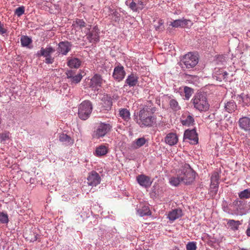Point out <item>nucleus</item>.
<instances>
[{"mask_svg": "<svg viewBox=\"0 0 250 250\" xmlns=\"http://www.w3.org/2000/svg\"><path fill=\"white\" fill-rule=\"evenodd\" d=\"M9 132H4L0 134L1 141H5L9 139Z\"/></svg>", "mask_w": 250, "mask_h": 250, "instance_id": "obj_44", "label": "nucleus"}, {"mask_svg": "<svg viewBox=\"0 0 250 250\" xmlns=\"http://www.w3.org/2000/svg\"><path fill=\"white\" fill-rule=\"evenodd\" d=\"M182 216V211L180 209H174L170 211L168 214L167 218L171 221L179 218Z\"/></svg>", "mask_w": 250, "mask_h": 250, "instance_id": "obj_22", "label": "nucleus"}, {"mask_svg": "<svg viewBox=\"0 0 250 250\" xmlns=\"http://www.w3.org/2000/svg\"><path fill=\"white\" fill-rule=\"evenodd\" d=\"M108 102L109 103V104L110 105H111V104H112L111 102L110 101H108Z\"/></svg>", "mask_w": 250, "mask_h": 250, "instance_id": "obj_53", "label": "nucleus"}, {"mask_svg": "<svg viewBox=\"0 0 250 250\" xmlns=\"http://www.w3.org/2000/svg\"><path fill=\"white\" fill-rule=\"evenodd\" d=\"M169 25L174 28H178V27H182V20H175L171 22V23Z\"/></svg>", "mask_w": 250, "mask_h": 250, "instance_id": "obj_39", "label": "nucleus"}, {"mask_svg": "<svg viewBox=\"0 0 250 250\" xmlns=\"http://www.w3.org/2000/svg\"><path fill=\"white\" fill-rule=\"evenodd\" d=\"M111 128L112 126L110 124L101 123L95 128L92 134V137L96 139L103 137L110 131Z\"/></svg>", "mask_w": 250, "mask_h": 250, "instance_id": "obj_6", "label": "nucleus"}, {"mask_svg": "<svg viewBox=\"0 0 250 250\" xmlns=\"http://www.w3.org/2000/svg\"><path fill=\"white\" fill-rule=\"evenodd\" d=\"M33 236L32 235H31V236L26 237V238L28 239L30 241L34 242L36 241L37 240V235H35V233H33Z\"/></svg>", "mask_w": 250, "mask_h": 250, "instance_id": "obj_47", "label": "nucleus"}, {"mask_svg": "<svg viewBox=\"0 0 250 250\" xmlns=\"http://www.w3.org/2000/svg\"><path fill=\"white\" fill-rule=\"evenodd\" d=\"M193 116L189 112H184L181 117V123L183 125L189 126L194 124Z\"/></svg>", "mask_w": 250, "mask_h": 250, "instance_id": "obj_11", "label": "nucleus"}, {"mask_svg": "<svg viewBox=\"0 0 250 250\" xmlns=\"http://www.w3.org/2000/svg\"><path fill=\"white\" fill-rule=\"evenodd\" d=\"M185 97L187 100H188L193 93V90L191 88L188 86H185L184 88Z\"/></svg>", "mask_w": 250, "mask_h": 250, "instance_id": "obj_34", "label": "nucleus"}, {"mask_svg": "<svg viewBox=\"0 0 250 250\" xmlns=\"http://www.w3.org/2000/svg\"><path fill=\"white\" fill-rule=\"evenodd\" d=\"M182 179L180 177V172L179 170L178 172V174L176 177H173L170 179V183L171 185L174 186H178L180 183H183L182 181Z\"/></svg>", "mask_w": 250, "mask_h": 250, "instance_id": "obj_33", "label": "nucleus"}, {"mask_svg": "<svg viewBox=\"0 0 250 250\" xmlns=\"http://www.w3.org/2000/svg\"><path fill=\"white\" fill-rule=\"evenodd\" d=\"M198 62V58L197 56L191 52L186 54L181 60V63L184 64L183 68H191L194 67Z\"/></svg>", "mask_w": 250, "mask_h": 250, "instance_id": "obj_7", "label": "nucleus"}, {"mask_svg": "<svg viewBox=\"0 0 250 250\" xmlns=\"http://www.w3.org/2000/svg\"><path fill=\"white\" fill-rule=\"evenodd\" d=\"M182 28H189L193 24L192 22L189 20L182 19Z\"/></svg>", "mask_w": 250, "mask_h": 250, "instance_id": "obj_38", "label": "nucleus"}, {"mask_svg": "<svg viewBox=\"0 0 250 250\" xmlns=\"http://www.w3.org/2000/svg\"><path fill=\"white\" fill-rule=\"evenodd\" d=\"M218 70L216 71V72L214 73V76H213V77L214 79H216V76H221V72H218Z\"/></svg>", "mask_w": 250, "mask_h": 250, "instance_id": "obj_48", "label": "nucleus"}, {"mask_svg": "<svg viewBox=\"0 0 250 250\" xmlns=\"http://www.w3.org/2000/svg\"><path fill=\"white\" fill-rule=\"evenodd\" d=\"M165 141L168 145L173 146L177 143L178 138L176 133L170 132L166 135L165 138Z\"/></svg>", "mask_w": 250, "mask_h": 250, "instance_id": "obj_18", "label": "nucleus"}, {"mask_svg": "<svg viewBox=\"0 0 250 250\" xmlns=\"http://www.w3.org/2000/svg\"><path fill=\"white\" fill-rule=\"evenodd\" d=\"M238 124L241 129L245 131H250V118L243 117L240 118Z\"/></svg>", "mask_w": 250, "mask_h": 250, "instance_id": "obj_17", "label": "nucleus"}, {"mask_svg": "<svg viewBox=\"0 0 250 250\" xmlns=\"http://www.w3.org/2000/svg\"><path fill=\"white\" fill-rule=\"evenodd\" d=\"M246 234L248 236L250 237V227H248L246 231Z\"/></svg>", "mask_w": 250, "mask_h": 250, "instance_id": "obj_49", "label": "nucleus"}, {"mask_svg": "<svg viewBox=\"0 0 250 250\" xmlns=\"http://www.w3.org/2000/svg\"><path fill=\"white\" fill-rule=\"evenodd\" d=\"M240 199H248L250 198V189H246L239 193Z\"/></svg>", "mask_w": 250, "mask_h": 250, "instance_id": "obj_36", "label": "nucleus"}, {"mask_svg": "<svg viewBox=\"0 0 250 250\" xmlns=\"http://www.w3.org/2000/svg\"><path fill=\"white\" fill-rule=\"evenodd\" d=\"M184 138L185 139H188L190 141V143L196 144L198 142L197 134L194 129H187L185 131Z\"/></svg>", "mask_w": 250, "mask_h": 250, "instance_id": "obj_12", "label": "nucleus"}, {"mask_svg": "<svg viewBox=\"0 0 250 250\" xmlns=\"http://www.w3.org/2000/svg\"><path fill=\"white\" fill-rule=\"evenodd\" d=\"M227 224L232 230L236 231L239 229V226L241 224L239 221H235L232 219L228 220Z\"/></svg>", "mask_w": 250, "mask_h": 250, "instance_id": "obj_29", "label": "nucleus"}, {"mask_svg": "<svg viewBox=\"0 0 250 250\" xmlns=\"http://www.w3.org/2000/svg\"><path fill=\"white\" fill-rule=\"evenodd\" d=\"M103 79L101 75L95 74L90 80V86L95 89L97 86H101Z\"/></svg>", "mask_w": 250, "mask_h": 250, "instance_id": "obj_20", "label": "nucleus"}, {"mask_svg": "<svg viewBox=\"0 0 250 250\" xmlns=\"http://www.w3.org/2000/svg\"><path fill=\"white\" fill-rule=\"evenodd\" d=\"M32 42V39L27 36H22L21 38V44L23 47H28Z\"/></svg>", "mask_w": 250, "mask_h": 250, "instance_id": "obj_32", "label": "nucleus"}, {"mask_svg": "<svg viewBox=\"0 0 250 250\" xmlns=\"http://www.w3.org/2000/svg\"><path fill=\"white\" fill-rule=\"evenodd\" d=\"M247 37H250V30L247 32Z\"/></svg>", "mask_w": 250, "mask_h": 250, "instance_id": "obj_51", "label": "nucleus"}, {"mask_svg": "<svg viewBox=\"0 0 250 250\" xmlns=\"http://www.w3.org/2000/svg\"><path fill=\"white\" fill-rule=\"evenodd\" d=\"M191 102L194 107L200 112L206 111L209 107L206 95L201 92H197L192 98Z\"/></svg>", "mask_w": 250, "mask_h": 250, "instance_id": "obj_2", "label": "nucleus"}, {"mask_svg": "<svg viewBox=\"0 0 250 250\" xmlns=\"http://www.w3.org/2000/svg\"><path fill=\"white\" fill-rule=\"evenodd\" d=\"M239 250H248L246 249H244V248H239Z\"/></svg>", "mask_w": 250, "mask_h": 250, "instance_id": "obj_52", "label": "nucleus"}, {"mask_svg": "<svg viewBox=\"0 0 250 250\" xmlns=\"http://www.w3.org/2000/svg\"><path fill=\"white\" fill-rule=\"evenodd\" d=\"M225 109L229 113H232L237 109V105L233 100L228 101L225 104Z\"/></svg>", "mask_w": 250, "mask_h": 250, "instance_id": "obj_28", "label": "nucleus"}, {"mask_svg": "<svg viewBox=\"0 0 250 250\" xmlns=\"http://www.w3.org/2000/svg\"><path fill=\"white\" fill-rule=\"evenodd\" d=\"M8 221L7 215L3 213H0V223L4 224L7 223Z\"/></svg>", "mask_w": 250, "mask_h": 250, "instance_id": "obj_43", "label": "nucleus"}, {"mask_svg": "<svg viewBox=\"0 0 250 250\" xmlns=\"http://www.w3.org/2000/svg\"><path fill=\"white\" fill-rule=\"evenodd\" d=\"M125 72L123 66L119 65L114 68L112 76L115 80L120 82L125 78Z\"/></svg>", "mask_w": 250, "mask_h": 250, "instance_id": "obj_13", "label": "nucleus"}, {"mask_svg": "<svg viewBox=\"0 0 250 250\" xmlns=\"http://www.w3.org/2000/svg\"><path fill=\"white\" fill-rule=\"evenodd\" d=\"M169 105L170 107L173 111H176L180 110L181 108L178 102L175 99H169Z\"/></svg>", "mask_w": 250, "mask_h": 250, "instance_id": "obj_31", "label": "nucleus"}, {"mask_svg": "<svg viewBox=\"0 0 250 250\" xmlns=\"http://www.w3.org/2000/svg\"><path fill=\"white\" fill-rule=\"evenodd\" d=\"M60 141L62 142H69L70 140V138L65 134H61L59 137Z\"/></svg>", "mask_w": 250, "mask_h": 250, "instance_id": "obj_42", "label": "nucleus"}, {"mask_svg": "<svg viewBox=\"0 0 250 250\" xmlns=\"http://www.w3.org/2000/svg\"><path fill=\"white\" fill-rule=\"evenodd\" d=\"M7 30L4 28V25L0 22V33L3 34L6 33Z\"/></svg>", "mask_w": 250, "mask_h": 250, "instance_id": "obj_46", "label": "nucleus"}, {"mask_svg": "<svg viewBox=\"0 0 250 250\" xmlns=\"http://www.w3.org/2000/svg\"><path fill=\"white\" fill-rule=\"evenodd\" d=\"M55 49L50 45L47 46L46 48L42 47L40 51L37 53V56L40 57H44L45 62L47 64H52L54 62V58L51 56V54L54 53Z\"/></svg>", "mask_w": 250, "mask_h": 250, "instance_id": "obj_5", "label": "nucleus"}, {"mask_svg": "<svg viewBox=\"0 0 250 250\" xmlns=\"http://www.w3.org/2000/svg\"><path fill=\"white\" fill-rule=\"evenodd\" d=\"M139 77L137 74L131 73L127 77L125 81V85L129 87H134L138 83Z\"/></svg>", "mask_w": 250, "mask_h": 250, "instance_id": "obj_16", "label": "nucleus"}, {"mask_svg": "<svg viewBox=\"0 0 250 250\" xmlns=\"http://www.w3.org/2000/svg\"><path fill=\"white\" fill-rule=\"evenodd\" d=\"M138 214L140 216H144L145 215H150L151 212L148 206H143L142 208H139L137 210Z\"/></svg>", "mask_w": 250, "mask_h": 250, "instance_id": "obj_30", "label": "nucleus"}, {"mask_svg": "<svg viewBox=\"0 0 250 250\" xmlns=\"http://www.w3.org/2000/svg\"><path fill=\"white\" fill-rule=\"evenodd\" d=\"M180 177L185 184L192 183L195 178V172L188 164H186L182 168L179 170Z\"/></svg>", "mask_w": 250, "mask_h": 250, "instance_id": "obj_3", "label": "nucleus"}, {"mask_svg": "<svg viewBox=\"0 0 250 250\" xmlns=\"http://www.w3.org/2000/svg\"><path fill=\"white\" fill-rule=\"evenodd\" d=\"M156 110L155 106L147 102L140 110L137 123L142 128L152 126L156 120V117L153 115Z\"/></svg>", "mask_w": 250, "mask_h": 250, "instance_id": "obj_1", "label": "nucleus"}, {"mask_svg": "<svg viewBox=\"0 0 250 250\" xmlns=\"http://www.w3.org/2000/svg\"><path fill=\"white\" fill-rule=\"evenodd\" d=\"M218 72H221V76H216V80L219 81H222V80H227V76L228 73L226 71H224L222 69H218Z\"/></svg>", "mask_w": 250, "mask_h": 250, "instance_id": "obj_35", "label": "nucleus"}, {"mask_svg": "<svg viewBox=\"0 0 250 250\" xmlns=\"http://www.w3.org/2000/svg\"><path fill=\"white\" fill-rule=\"evenodd\" d=\"M108 146L102 145L96 147L95 155L98 157L104 156L108 153Z\"/></svg>", "mask_w": 250, "mask_h": 250, "instance_id": "obj_27", "label": "nucleus"}, {"mask_svg": "<svg viewBox=\"0 0 250 250\" xmlns=\"http://www.w3.org/2000/svg\"><path fill=\"white\" fill-rule=\"evenodd\" d=\"M99 30L97 26H94L91 31H89L87 39L90 42H96L99 41Z\"/></svg>", "mask_w": 250, "mask_h": 250, "instance_id": "obj_14", "label": "nucleus"}, {"mask_svg": "<svg viewBox=\"0 0 250 250\" xmlns=\"http://www.w3.org/2000/svg\"><path fill=\"white\" fill-rule=\"evenodd\" d=\"M92 109L91 103L88 100L84 101L79 106V117L83 120H87L90 117Z\"/></svg>", "mask_w": 250, "mask_h": 250, "instance_id": "obj_4", "label": "nucleus"}, {"mask_svg": "<svg viewBox=\"0 0 250 250\" xmlns=\"http://www.w3.org/2000/svg\"><path fill=\"white\" fill-rule=\"evenodd\" d=\"M238 100L243 104V106H249L250 105V96L248 94L242 93L237 96Z\"/></svg>", "mask_w": 250, "mask_h": 250, "instance_id": "obj_24", "label": "nucleus"}, {"mask_svg": "<svg viewBox=\"0 0 250 250\" xmlns=\"http://www.w3.org/2000/svg\"><path fill=\"white\" fill-rule=\"evenodd\" d=\"M196 245L195 242H189L187 244L186 249L187 250H196Z\"/></svg>", "mask_w": 250, "mask_h": 250, "instance_id": "obj_41", "label": "nucleus"}, {"mask_svg": "<svg viewBox=\"0 0 250 250\" xmlns=\"http://www.w3.org/2000/svg\"><path fill=\"white\" fill-rule=\"evenodd\" d=\"M82 62L76 58H71L68 59L67 65L70 68H78L81 64Z\"/></svg>", "mask_w": 250, "mask_h": 250, "instance_id": "obj_23", "label": "nucleus"}, {"mask_svg": "<svg viewBox=\"0 0 250 250\" xmlns=\"http://www.w3.org/2000/svg\"><path fill=\"white\" fill-rule=\"evenodd\" d=\"M126 4L129 6V7L134 12H138L139 9L137 6V3L133 1H132L129 4L128 1H126Z\"/></svg>", "mask_w": 250, "mask_h": 250, "instance_id": "obj_37", "label": "nucleus"}, {"mask_svg": "<svg viewBox=\"0 0 250 250\" xmlns=\"http://www.w3.org/2000/svg\"><path fill=\"white\" fill-rule=\"evenodd\" d=\"M137 3V6L139 7V10H142L145 7V4L142 0H138Z\"/></svg>", "mask_w": 250, "mask_h": 250, "instance_id": "obj_45", "label": "nucleus"}, {"mask_svg": "<svg viewBox=\"0 0 250 250\" xmlns=\"http://www.w3.org/2000/svg\"><path fill=\"white\" fill-rule=\"evenodd\" d=\"M219 176L217 172H214L211 177L210 188L213 189L214 193L216 194L218 191Z\"/></svg>", "mask_w": 250, "mask_h": 250, "instance_id": "obj_19", "label": "nucleus"}, {"mask_svg": "<svg viewBox=\"0 0 250 250\" xmlns=\"http://www.w3.org/2000/svg\"><path fill=\"white\" fill-rule=\"evenodd\" d=\"M137 180L141 186L146 188L149 187L152 183L149 177L144 175H139L137 177Z\"/></svg>", "mask_w": 250, "mask_h": 250, "instance_id": "obj_21", "label": "nucleus"}, {"mask_svg": "<svg viewBox=\"0 0 250 250\" xmlns=\"http://www.w3.org/2000/svg\"><path fill=\"white\" fill-rule=\"evenodd\" d=\"M119 117L122 118L124 121L127 122L130 119V113L126 108H121L119 109Z\"/></svg>", "mask_w": 250, "mask_h": 250, "instance_id": "obj_25", "label": "nucleus"}, {"mask_svg": "<svg viewBox=\"0 0 250 250\" xmlns=\"http://www.w3.org/2000/svg\"><path fill=\"white\" fill-rule=\"evenodd\" d=\"M162 20H160V21H159V23H160L161 24H162Z\"/></svg>", "mask_w": 250, "mask_h": 250, "instance_id": "obj_54", "label": "nucleus"}, {"mask_svg": "<svg viewBox=\"0 0 250 250\" xmlns=\"http://www.w3.org/2000/svg\"><path fill=\"white\" fill-rule=\"evenodd\" d=\"M241 201H239L238 200H235L234 202H233V204H237L238 203H241Z\"/></svg>", "mask_w": 250, "mask_h": 250, "instance_id": "obj_50", "label": "nucleus"}, {"mask_svg": "<svg viewBox=\"0 0 250 250\" xmlns=\"http://www.w3.org/2000/svg\"><path fill=\"white\" fill-rule=\"evenodd\" d=\"M66 74L67 78L70 79V82L72 83H78L82 79V74L81 73L76 74L75 71L74 70H68L66 72Z\"/></svg>", "mask_w": 250, "mask_h": 250, "instance_id": "obj_15", "label": "nucleus"}, {"mask_svg": "<svg viewBox=\"0 0 250 250\" xmlns=\"http://www.w3.org/2000/svg\"><path fill=\"white\" fill-rule=\"evenodd\" d=\"M72 44L68 41H62L58 44L57 51L62 55H66L71 50Z\"/></svg>", "mask_w": 250, "mask_h": 250, "instance_id": "obj_9", "label": "nucleus"}, {"mask_svg": "<svg viewBox=\"0 0 250 250\" xmlns=\"http://www.w3.org/2000/svg\"><path fill=\"white\" fill-rule=\"evenodd\" d=\"M72 26L76 31L81 30L84 34H87L91 28L90 25L86 24L83 19H79L73 21Z\"/></svg>", "mask_w": 250, "mask_h": 250, "instance_id": "obj_8", "label": "nucleus"}, {"mask_svg": "<svg viewBox=\"0 0 250 250\" xmlns=\"http://www.w3.org/2000/svg\"><path fill=\"white\" fill-rule=\"evenodd\" d=\"M24 7L23 6H21V7H18L15 10V13L17 16L20 17L22 14H24Z\"/></svg>", "mask_w": 250, "mask_h": 250, "instance_id": "obj_40", "label": "nucleus"}, {"mask_svg": "<svg viewBox=\"0 0 250 250\" xmlns=\"http://www.w3.org/2000/svg\"><path fill=\"white\" fill-rule=\"evenodd\" d=\"M101 177L96 171L91 172L87 178V184L92 187H96L100 183Z\"/></svg>", "mask_w": 250, "mask_h": 250, "instance_id": "obj_10", "label": "nucleus"}, {"mask_svg": "<svg viewBox=\"0 0 250 250\" xmlns=\"http://www.w3.org/2000/svg\"><path fill=\"white\" fill-rule=\"evenodd\" d=\"M146 142V140L144 137L139 138L132 142L131 147L133 149H138L143 146Z\"/></svg>", "mask_w": 250, "mask_h": 250, "instance_id": "obj_26", "label": "nucleus"}]
</instances>
